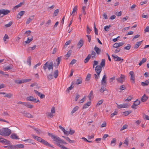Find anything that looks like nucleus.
<instances>
[{
    "mask_svg": "<svg viewBox=\"0 0 149 149\" xmlns=\"http://www.w3.org/2000/svg\"><path fill=\"white\" fill-rule=\"evenodd\" d=\"M61 59V57H58L57 59L56 60V61L57 62V65H58L59 64Z\"/></svg>",
    "mask_w": 149,
    "mask_h": 149,
    "instance_id": "obj_51",
    "label": "nucleus"
},
{
    "mask_svg": "<svg viewBox=\"0 0 149 149\" xmlns=\"http://www.w3.org/2000/svg\"><path fill=\"white\" fill-rule=\"evenodd\" d=\"M148 99V97L144 94L141 97V101L142 102H144L146 101Z\"/></svg>",
    "mask_w": 149,
    "mask_h": 149,
    "instance_id": "obj_26",
    "label": "nucleus"
},
{
    "mask_svg": "<svg viewBox=\"0 0 149 149\" xmlns=\"http://www.w3.org/2000/svg\"><path fill=\"white\" fill-rule=\"evenodd\" d=\"M26 100L27 101H30L33 102H35L36 103L40 102L38 99L35 98L32 96H30L27 97L26 98Z\"/></svg>",
    "mask_w": 149,
    "mask_h": 149,
    "instance_id": "obj_6",
    "label": "nucleus"
},
{
    "mask_svg": "<svg viewBox=\"0 0 149 149\" xmlns=\"http://www.w3.org/2000/svg\"><path fill=\"white\" fill-rule=\"evenodd\" d=\"M149 84V81L148 80H146L145 82H142L141 83V85L143 86H147Z\"/></svg>",
    "mask_w": 149,
    "mask_h": 149,
    "instance_id": "obj_30",
    "label": "nucleus"
},
{
    "mask_svg": "<svg viewBox=\"0 0 149 149\" xmlns=\"http://www.w3.org/2000/svg\"><path fill=\"white\" fill-rule=\"evenodd\" d=\"M33 130L36 132L38 134H40L42 133V131L40 129L33 127Z\"/></svg>",
    "mask_w": 149,
    "mask_h": 149,
    "instance_id": "obj_31",
    "label": "nucleus"
},
{
    "mask_svg": "<svg viewBox=\"0 0 149 149\" xmlns=\"http://www.w3.org/2000/svg\"><path fill=\"white\" fill-rule=\"evenodd\" d=\"M48 135L50 136L53 140L56 143V144L63 149H68L67 148L62 145L60 144V142L61 141V139L58 137L57 136H55L52 133H48Z\"/></svg>",
    "mask_w": 149,
    "mask_h": 149,
    "instance_id": "obj_1",
    "label": "nucleus"
},
{
    "mask_svg": "<svg viewBox=\"0 0 149 149\" xmlns=\"http://www.w3.org/2000/svg\"><path fill=\"white\" fill-rule=\"evenodd\" d=\"M13 96V94L9 93H6L5 94V95H4V97H7L8 98H10L12 97Z\"/></svg>",
    "mask_w": 149,
    "mask_h": 149,
    "instance_id": "obj_32",
    "label": "nucleus"
},
{
    "mask_svg": "<svg viewBox=\"0 0 149 149\" xmlns=\"http://www.w3.org/2000/svg\"><path fill=\"white\" fill-rule=\"evenodd\" d=\"M34 17V15H32L30 16L29 18L27 19L26 22V23L27 24L30 23L32 20L33 19Z\"/></svg>",
    "mask_w": 149,
    "mask_h": 149,
    "instance_id": "obj_23",
    "label": "nucleus"
},
{
    "mask_svg": "<svg viewBox=\"0 0 149 149\" xmlns=\"http://www.w3.org/2000/svg\"><path fill=\"white\" fill-rule=\"evenodd\" d=\"M129 74L130 75V80L132 81V83H134L135 80V77L134 75V72L132 71H130L129 72Z\"/></svg>",
    "mask_w": 149,
    "mask_h": 149,
    "instance_id": "obj_12",
    "label": "nucleus"
},
{
    "mask_svg": "<svg viewBox=\"0 0 149 149\" xmlns=\"http://www.w3.org/2000/svg\"><path fill=\"white\" fill-rule=\"evenodd\" d=\"M105 86H102L101 87L100 89V91L101 93H103L104 91H106L107 89L105 88Z\"/></svg>",
    "mask_w": 149,
    "mask_h": 149,
    "instance_id": "obj_45",
    "label": "nucleus"
},
{
    "mask_svg": "<svg viewBox=\"0 0 149 149\" xmlns=\"http://www.w3.org/2000/svg\"><path fill=\"white\" fill-rule=\"evenodd\" d=\"M84 43V41L82 39H80L77 44L78 47L79 48H81L83 45Z\"/></svg>",
    "mask_w": 149,
    "mask_h": 149,
    "instance_id": "obj_18",
    "label": "nucleus"
},
{
    "mask_svg": "<svg viewBox=\"0 0 149 149\" xmlns=\"http://www.w3.org/2000/svg\"><path fill=\"white\" fill-rule=\"evenodd\" d=\"M13 68L12 65H10L9 66H7L6 67H5L3 68V70L5 71H7L9 70H10Z\"/></svg>",
    "mask_w": 149,
    "mask_h": 149,
    "instance_id": "obj_38",
    "label": "nucleus"
},
{
    "mask_svg": "<svg viewBox=\"0 0 149 149\" xmlns=\"http://www.w3.org/2000/svg\"><path fill=\"white\" fill-rule=\"evenodd\" d=\"M124 44V43L121 42L118 43H116L113 45V47L118 48L119 47L122 46Z\"/></svg>",
    "mask_w": 149,
    "mask_h": 149,
    "instance_id": "obj_13",
    "label": "nucleus"
},
{
    "mask_svg": "<svg viewBox=\"0 0 149 149\" xmlns=\"http://www.w3.org/2000/svg\"><path fill=\"white\" fill-rule=\"evenodd\" d=\"M22 113L24 115V116L28 118H33V116L29 113H26L25 111L22 112Z\"/></svg>",
    "mask_w": 149,
    "mask_h": 149,
    "instance_id": "obj_17",
    "label": "nucleus"
},
{
    "mask_svg": "<svg viewBox=\"0 0 149 149\" xmlns=\"http://www.w3.org/2000/svg\"><path fill=\"white\" fill-rule=\"evenodd\" d=\"M41 143L43 144L44 145L47 146H50L51 147L53 148V146L50 144L49 143L47 142L45 140L42 139V141L41 142Z\"/></svg>",
    "mask_w": 149,
    "mask_h": 149,
    "instance_id": "obj_15",
    "label": "nucleus"
},
{
    "mask_svg": "<svg viewBox=\"0 0 149 149\" xmlns=\"http://www.w3.org/2000/svg\"><path fill=\"white\" fill-rule=\"evenodd\" d=\"M10 11L8 10H0V15L3 14L4 15H7L10 12Z\"/></svg>",
    "mask_w": 149,
    "mask_h": 149,
    "instance_id": "obj_11",
    "label": "nucleus"
},
{
    "mask_svg": "<svg viewBox=\"0 0 149 149\" xmlns=\"http://www.w3.org/2000/svg\"><path fill=\"white\" fill-rule=\"evenodd\" d=\"M131 47V46L130 44H128L127 46L126 47H125L124 48V49L126 50H129Z\"/></svg>",
    "mask_w": 149,
    "mask_h": 149,
    "instance_id": "obj_60",
    "label": "nucleus"
},
{
    "mask_svg": "<svg viewBox=\"0 0 149 149\" xmlns=\"http://www.w3.org/2000/svg\"><path fill=\"white\" fill-rule=\"evenodd\" d=\"M32 140L31 139H28L23 140V141L25 143H32Z\"/></svg>",
    "mask_w": 149,
    "mask_h": 149,
    "instance_id": "obj_47",
    "label": "nucleus"
},
{
    "mask_svg": "<svg viewBox=\"0 0 149 149\" xmlns=\"http://www.w3.org/2000/svg\"><path fill=\"white\" fill-rule=\"evenodd\" d=\"M77 6H76L74 8L71 15L74 16L75 15V13H77Z\"/></svg>",
    "mask_w": 149,
    "mask_h": 149,
    "instance_id": "obj_21",
    "label": "nucleus"
},
{
    "mask_svg": "<svg viewBox=\"0 0 149 149\" xmlns=\"http://www.w3.org/2000/svg\"><path fill=\"white\" fill-rule=\"evenodd\" d=\"M62 137L65 139L67 141L70 143H73L74 142V140H70L68 137H65L64 136H63Z\"/></svg>",
    "mask_w": 149,
    "mask_h": 149,
    "instance_id": "obj_36",
    "label": "nucleus"
},
{
    "mask_svg": "<svg viewBox=\"0 0 149 149\" xmlns=\"http://www.w3.org/2000/svg\"><path fill=\"white\" fill-rule=\"evenodd\" d=\"M79 107L78 106H76L75 107L72 109L71 112V114H72L75 113L77 110L79 109Z\"/></svg>",
    "mask_w": 149,
    "mask_h": 149,
    "instance_id": "obj_35",
    "label": "nucleus"
},
{
    "mask_svg": "<svg viewBox=\"0 0 149 149\" xmlns=\"http://www.w3.org/2000/svg\"><path fill=\"white\" fill-rule=\"evenodd\" d=\"M112 56L115 61H121V62H122L123 61V59H122L121 58L118 57L116 55H112Z\"/></svg>",
    "mask_w": 149,
    "mask_h": 149,
    "instance_id": "obj_10",
    "label": "nucleus"
},
{
    "mask_svg": "<svg viewBox=\"0 0 149 149\" xmlns=\"http://www.w3.org/2000/svg\"><path fill=\"white\" fill-rule=\"evenodd\" d=\"M111 25L106 26L104 27V29L106 31H108L109 28L111 27Z\"/></svg>",
    "mask_w": 149,
    "mask_h": 149,
    "instance_id": "obj_46",
    "label": "nucleus"
},
{
    "mask_svg": "<svg viewBox=\"0 0 149 149\" xmlns=\"http://www.w3.org/2000/svg\"><path fill=\"white\" fill-rule=\"evenodd\" d=\"M10 137L12 139H19V138L16 134H12L10 136Z\"/></svg>",
    "mask_w": 149,
    "mask_h": 149,
    "instance_id": "obj_25",
    "label": "nucleus"
},
{
    "mask_svg": "<svg viewBox=\"0 0 149 149\" xmlns=\"http://www.w3.org/2000/svg\"><path fill=\"white\" fill-rule=\"evenodd\" d=\"M31 136L35 139L40 142H41V141H42V139L40 137H39L38 136H35L33 134H31Z\"/></svg>",
    "mask_w": 149,
    "mask_h": 149,
    "instance_id": "obj_16",
    "label": "nucleus"
},
{
    "mask_svg": "<svg viewBox=\"0 0 149 149\" xmlns=\"http://www.w3.org/2000/svg\"><path fill=\"white\" fill-rule=\"evenodd\" d=\"M118 112V111H117L116 110H115L114 111V112L111 114V117H113V116H114L117 115Z\"/></svg>",
    "mask_w": 149,
    "mask_h": 149,
    "instance_id": "obj_61",
    "label": "nucleus"
},
{
    "mask_svg": "<svg viewBox=\"0 0 149 149\" xmlns=\"http://www.w3.org/2000/svg\"><path fill=\"white\" fill-rule=\"evenodd\" d=\"M71 52H72L71 50H69V51H68V52L66 54L65 56L66 57L68 58L69 57V56L71 55Z\"/></svg>",
    "mask_w": 149,
    "mask_h": 149,
    "instance_id": "obj_54",
    "label": "nucleus"
},
{
    "mask_svg": "<svg viewBox=\"0 0 149 149\" xmlns=\"http://www.w3.org/2000/svg\"><path fill=\"white\" fill-rule=\"evenodd\" d=\"M9 38V37L8 36V35L6 34H5V36L3 37V40L6 43V39H8Z\"/></svg>",
    "mask_w": 149,
    "mask_h": 149,
    "instance_id": "obj_56",
    "label": "nucleus"
},
{
    "mask_svg": "<svg viewBox=\"0 0 149 149\" xmlns=\"http://www.w3.org/2000/svg\"><path fill=\"white\" fill-rule=\"evenodd\" d=\"M128 138H127L125 139V140L124 144H125L126 146H127L128 145Z\"/></svg>",
    "mask_w": 149,
    "mask_h": 149,
    "instance_id": "obj_55",
    "label": "nucleus"
},
{
    "mask_svg": "<svg viewBox=\"0 0 149 149\" xmlns=\"http://www.w3.org/2000/svg\"><path fill=\"white\" fill-rule=\"evenodd\" d=\"M31 31L30 30L26 31L24 33V35L26 36H28L30 35Z\"/></svg>",
    "mask_w": 149,
    "mask_h": 149,
    "instance_id": "obj_48",
    "label": "nucleus"
},
{
    "mask_svg": "<svg viewBox=\"0 0 149 149\" xmlns=\"http://www.w3.org/2000/svg\"><path fill=\"white\" fill-rule=\"evenodd\" d=\"M102 70V67L100 65H97L95 67V71L97 75L100 74Z\"/></svg>",
    "mask_w": 149,
    "mask_h": 149,
    "instance_id": "obj_8",
    "label": "nucleus"
},
{
    "mask_svg": "<svg viewBox=\"0 0 149 149\" xmlns=\"http://www.w3.org/2000/svg\"><path fill=\"white\" fill-rule=\"evenodd\" d=\"M107 78L106 74H104L101 80V83L102 86H106L107 84Z\"/></svg>",
    "mask_w": 149,
    "mask_h": 149,
    "instance_id": "obj_7",
    "label": "nucleus"
},
{
    "mask_svg": "<svg viewBox=\"0 0 149 149\" xmlns=\"http://www.w3.org/2000/svg\"><path fill=\"white\" fill-rule=\"evenodd\" d=\"M15 82L18 84H20L23 83V79L22 80H15Z\"/></svg>",
    "mask_w": 149,
    "mask_h": 149,
    "instance_id": "obj_37",
    "label": "nucleus"
},
{
    "mask_svg": "<svg viewBox=\"0 0 149 149\" xmlns=\"http://www.w3.org/2000/svg\"><path fill=\"white\" fill-rule=\"evenodd\" d=\"M43 68L45 70H46L47 68L49 70H53V66L52 61L51 62L49 63L48 61L43 66Z\"/></svg>",
    "mask_w": 149,
    "mask_h": 149,
    "instance_id": "obj_3",
    "label": "nucleus"
},
{
    "mask_svg": "<svg viewBox=\"0 0 149 149\" xmlns=\"http://www.w3.org/2000/svg\"><path fill=\"white\" fill-rule=\"evenodd\" d=\"M33 40V37L31 36V37L29 38V37H28L27 40L26 41L24 42L23 43L24 45H26V44L29 43Z\"/></svg>",
    "mask_w": 149,
    "mask_h": 149,
    "instance_id": "obj_14",
    "label": "nucleus"
},
{
    "mask_svg": "<svg viewBox=\"0 0 149 149\" xmlns=\"http://www.w3.org/2000/svg\"><path fill=\"white\" fill-rule=\"evenodd\" d=\"M125 75L121 74L120 77L117 78L116 80L118 83L122 84L125 81Z\"/></svg>",
    "mask_w": 149,
    "mask_h": 149,
    "instance_id": "obj_5",
    "label": "nucleus"
},
{
    "mask_svg": "<svg viewBox=\"0 0 149 149\" xmlns=\"http://www.w3.org/2000/svg\"><path fill=\"white\" fill-rule=\"evenodd\" d=\"M41 63L39 62L38 64L36 65L33 67V69L35 70H36L37 67L40 66L41 65Z\"/></svg>",
    "mask_w": 149,
    "mask_h": 149,
    "instance_id": "obj_59",
    "label": "nucleus"
},
{
    "mask_svg": "<svg viewBox=\"0 0 149 149\" xmlns=\"http://www.w3.org/2000/svg\"><path fill=\"white\" fill-rule=\"evenodd\" d=\"M3 143L6 145L10 144V142L6 139H4Z\"/></svg>",
    "mask_w": 149,
    "mask_h": 149,
    "instance_id": "obj_49",
    "label": "nucleus"
},
{
    "mask_svg": "<svg viewBox=\"0 0 149 149\" xmlns=\"http://www.w3.org/2000/svg\"><path fill=\"white\" fill-rule=\"evenodd\" d=\"M82 82V79L81 78H79L77 79L76 82V84L77 85H79V84H81Z\"/></svg>",
    "mask_w": 149,
    "mask_h": 149,
    "instance_id": "obj_33",
    "label": "nucleus"
},
{
    "mask_svg": "<svg viewBox=\"0 0 149 149\" xmlns=\"http://www.w3.org/2000/svg\"><path fill=\"white\" fill-rule=\"evenodd\" d=\"M36 45H34L33 47H29L28 48L29 50H34L36 47Z\"/></svg>",
    "mask_w": 149,
    "mask_h": 149,
    "instance_id": "obj_62",
    "label": "nucleus"
},
{
    "mask_svg": "<svg viewBox=\"0 0 149 149\" xmlns=\"http://www.w3.org/2000/svg\"><path fill=\"white\" fill-rule=\"evenodd\" d=\"M91 76V74H88L87 75L86 78V80L87 81H89L90 79Z\"/></svg>",
    "mask_w": 149,
    "mask_h": 149,
    "instance_id": "obj_57",
    "label": "nucleus"
},
{
    "mask_svg": "<svg viewBox=\"0 0 149 149\" xmlns=\"http://www.w3.org/2000/svg\"><path fill=\"white\" fill-rule=\"evenodd\" d=\"M116 104L117 105V107L118 109H120L121 108H127L129 107L128 104L127 103L123 104L120 105L118 104L117 103Z\"/></svg>",
    "mask_w": 149,
    "mask_h": 149,
    "instance_id": "obj_9",
    "label": "nucleus"
},
{
    "mask_svg": "<svg viewBox=\"0 0 149 149\" xmlns=\"http://www.w3.org/2000/svg\"><path fill=\"white\" fill-rule=\"evenodd\" d=\"M105 59H102V60L101 62L100 63V65L101 67H104L105 65Z\"/></svg>",
    "mask_w": 149,
    "mask_h": 149,
    "instance_id": "obj_44",
    "label": "nucleus"
},
{
    "mask_svg": "<svg viewBox=\"0 0 149 149\" xmlns=\"http://www.w3.org/2000/svg\"><path fill=\"white\" fill-rule=\"evenodd\" d=\"M46 114L48 117L52 118L53 116V114L51 112H47L46 113Z\"/></svg>",
    "mask_w": 149,
    "mask_h": 149,
    "instance_id": "obj_53",
    "label": "nucleus"
},
{
    "mask_svg": "<svg viewBox=\"0 0 149 149\" xmlns=\"http://www.w3.org/2000/svg\"><path fill=\"white\" fill-rule=\"evenodd\" d=\"M146 58H142V60L139 63V66H141V65L145 63L146 61Z\"/></svg>",
    "mask_w": 149,
    "mask_h": 149,
    "instance_id": "obj_34",
    "label": "nucleus"
},
{
    "mask_svg": "<svg viewBox=\"0 0 149 149\" xmlns=\"http://www.w3.org/2000/svg\"><path fill=\"white\" fill-rule=\"evenodd\" d=\"M94 50L98 55L100 54L101 52V50L99 48L97 47L96 46H95L94 48Z\"/></svg>",
    "mask_w": 149,
    "mask_h": 149,
    "instance_id": "obj_19",
    "label": "nucleus"
},
{
    "mask_svg": "<svg viewBox=\"0 0 149 149\" xmlns=\"http://www.w3.org/2000/svg\"><path fill=\"white\" fill-rule=\"evenodd\" d=\"M4 147L9 149H15V147L14 146L11 145L8 146H4Z\"/></svg>",
    "mask_w": 149,
    "mask_h": 149,
    "instance_id": "obj_42",
    "label": "nucleus"
},
{
    "mask_svg": "<svg viewBox=\"0 0 149 149\" xmlns=\"http://www.w3.org/2000/svg\"><path fill=\"white\" fill-rule=\"evenodd\" d=\"M31 57L29 56L28 57L27 61V64L30 66L31 65Z\"/></svg>",
    "mask_w": 149,
    "mask_h": 149,
    "instance_id": "obj_40",
    "label": "nucleus"
},
{
    "mask_svg": "<svg viewBox=\"0 0 149 149\" xmlns=\"http://www.w3.org/2000/svg\"><path fill=\"white\" fill-rule=\"evenodd\" d=\"M91 57H92V58H95L96 55V53L94 51H93L92 52L91 54Z\"/></svg>",
    "mask_w": 149,
    "mask_h": 149,
    "instance_id": "obj_58",
    "label": "nucleus"
},
{
    "mask_svg": "<svg viewBox=\"0 0 149 149\" xmlns=\"http://www.w3.org/2000/svg\"><path fill=\"white\" fill-rule=\"evenodd\" d=\"M91 57V54H88L86 58L84 60V63H86L88 62Z\"/></svg>",
    "mask_w": 149,
    "mask_h": 149,
    "instance_id": "obj_29",
    "label": "nucleus"
},
{
    "mask_svg": "<svg viewBox=\"0 0 149 149\" xmlns=\"http://www.w3.org/2000/svg\"><path fill=\"white\" fill-rule=\"evenodd\" d=\"M24 3V2H20L19 4L15 6L13 8L15 10H16L18 8L21 7Z\"/></svg>",
    "mask_w": 149,
    "mask_h": 149,
    "instance_id": "obj_22",
    "label": "nucleus"
},
{
    "mask_svg": "<svg viewBox=\"0 0 149 149\" xmlns=\"http://www.w3.org/2000/svg\"><path fill=\"white\" fill-rule=\"evenodd\" d=\"M51 20L50 19L48 20L46 23V26H48L51 24Z\"/></svg>",
    "mask_w": 149,
    "mask_h": 149,
    "instance_id": "obj_64",
    "label": "nucleus"
},
{
    "mask_svg": "<svg viewBox=\"0 0 149 149\" xmlns=\"http://www.w3.org/2000/svg\"><path fill=\"white\" fill-rule=\"evenodd\" d=\"M141 42L142 41L137 42L134 46V48L135 49L138 48L139 46L141 45Z\"/></svg>",
    "mask_w": 149,
    "mask_h": 149,
    "instance_id": "obj_39",
    "label": "nucleus"
},
{
    "mask_svg": "<svg viewBox=\"0 0 149 149\" xmlns=\"http://www.w3.org/2000/svg\"><path fill=\"white\" fill-rule=\"evenodd\" d=\"M91 102H87L86 104L84 105L83 109H85L88 108V107L91 105Z\"/></svg>",
    "mask_w": 149,
    "mask_h": 149,
    "instance_id": "obj_28",
    "label": "nucleus"
},
{
    "mask_svg": "<svg viewBox=\"0 0 149 149\" xmlns=\"http://www.w3.org/2000/svg\"><path fill=\"white\" fill-rule=\"evenodd\" d=\"M15 147V149L20 148H23L24 147V146L23 144H17L15 146H14Z\"/></svg>",
    "mask_w": 149,
    "mask_h": 149,
    "instance_id": "obj_27",
    "label": "nucleus"
},
{
    "mask_svg": "<svg viewBox=\"0 0 149 149\" xmlns=\"http://www.w3.org/2000/svg\"><path fill=\"white\" fill-rule=\"evenodd\" d=\"M58 71L57 70H56L54 71L53 76L52 75V73H51L48 74L47 75V78L49 80H51L53 78V76L55 78H56L58 75Z\"/></svg>",
    "mask_w": 149,
    "mask_h": 149,
    "instance_id": "obj_4",
    "label": "nucleus"
},
{
    "mask_svg": "<svg viewBox=\"0 0 149 149\" xmlns=\"http://www.w3.org/2000/svg\"><path fill=\"white\" fill-rule=\"evenodd\" d=\"M59 12V10L58 9L56 10L54 12V16H56L58 15Z\"/></svg>",
    "mask_w": 149,
    "mask_h": 149,
    "instance_id": "obj_52",
    "label": "nucleus"
},
{
    "mask_svg": "<svg viewBox=\"0 0 149 149\" xmlns=\"http://www.w3.org/2000/svg\"><path fill=\"white\" fill-rule=\"evenodd\" d=\"M143 117L145 120H149V116L144 115H143Z\"/></svg>",
    "mask_w": 149,
    "mask_h": 149,
    "instance_id": "obj_63",
    "label": "nucleus"
},
{
    "mask_svg": "<svg viewBox=\"0 0 149 149\" xmlns=\"http://www.w3.org/2000/svg\"><path fill=\"white\" fill-rule=\"evenodd\" d=\"M25 13V12L24 11H20L17 15V18L19 19H20L21 18V17Z\"/></svg>",
    "mask_w": 149,
    "mask_h": 149,
    "instance_id": "obj_24",
    "label": "nucleus"
},
{
    "mask_svg": "<svg viewBox=\"0 0 149 149\" xmlns=\"http://www.w3.org/2000/svg\"><path fill=\"white\" fill-rule=\"evenodd\" d=\"M24 104V105L25 106L28 108L31 109L33 107V105L30 104V103L29 102H25V103Z\"/></svg>",
    "mask_w": 149,
    "mask_h": 149,
    "instance_id": "obj_20",
    "label": "nucleus"
},
{
    "mask_svg": "<svg viewBox=\"0 0 149 149\" xmlns=\"http://www.w3.org/2000/svg\"><path fill=\"white\" fill-rule=\"evenodd\" d=\"M13 23L12 21H10L7 24H5V26L6 27H8L11 26Z\"/></svg>",
    "mask_w": 149,
    "mask_h": 149,
    "instance_id": "obj_50",
    "label": "nucleus"
},
{
    "mask_svg": "<svg viewBox=\"0 0 149 149\" xmlns=\"http://www.w3.org/2000/svg\"><path fill=\"white\" fill-rule=\"evenodd\" d=\"M73 84H74L73 83V82H72L70 86L68 88H67V91H68V92H69L70 91L72 90L73 88L74 87V86L73 85Z\"/></svg>",
    "mask_w": 149,
    "mask_h": 149,
    "instance_id": "obj_43",
    "label": "nucleus"
},
{
    "mask_svg": "<svg viewBox=\"0 0 149 149\" xmlns=\"http://www.w3.org/2000/svg\"><path fill=\"white\" fill-rule=\"evenodd\" d=\"M116 142V139L115 138H114L113 139H112V140L111 142V144L112 146H114L115 145Z\"/></svg>",
    "mask_w": 149,
    "mask_h": 149,
    "instance_id": "obj_41",
    "label": "nucleus"
},
{
    "mask_svg": "<svg viewBox=\"0 0 149 149\" xmlns=\"http://www.w3.org/2000/svg\"><path fill=\"white\" fill-rule=\"evenodd\" d=\"M11 133V131L8 128H4L0 130V134L4 136H9Z\"/></svg>",
    "mask_w": 149,
    "mask_h": 149,
    "instance_id": "obj_2",
    "label": "nucleus"
}]
</instances>
